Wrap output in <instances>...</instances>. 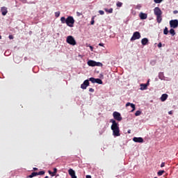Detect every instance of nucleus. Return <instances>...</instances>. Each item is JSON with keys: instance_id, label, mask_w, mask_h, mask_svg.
I'll list each match as a JSON object with an SVG mask.
<instances>
[{"instance_id": "nucleus-11", "label": "nucleus", "mask_w": 178, "mask_h": 178, "mask_svg": "<svg viewBox=\"0 0 178 178\" xmlns=\"http://www.w3.org/2000/svg\"><path fill=\"white\" fill-rule=\"evenodd\" d=\"M1 15L3 16H6V15L8 14V8L3 6L1 8Z\"/></svg>"}, {"instance_id": "nucleus-30", "label": "nucleus", "mask_w": 178, "mask_h": 178, "mask_svg": "<svg viewBox=\"0 0 178 178\" xmlns=\"http://www.w3.org/2000/svg\"><path fill=\"white\" fill-rule=\"evenodd\" d=\"M95 66H102V63L100 62H96Z\"/></svg>"}, {"instance_id": "nucleus-1", "label": "nucleus", "mask_w": 178, "mask_h": 178, "mask_svg": "<svg viewBox=\"0 0 178 178\" xmlns=\"http://www.w3.org/2000/svg\"><path fill=\"white\" fill-rule=\"evenodd\" d=\"M111 123H113L111 125V130H113V134L115 137H119L120 136V130L119 129V126L118 122L115 120H111Z\"/></svg>"}, {"instance_id": "nucleus-14", "label": "nucleus", "mask_w": 178, "mask_h": 178, "mask_svg": "<svg viewBox=\"0 0 178 178\" xmlns=\"http://www.w3.org/2000/svg\"><path fill=\"white\" fill-rule=\"evenodd\" d=\"M88 66L94 67L96 65V61H94L92 60H90L88 61Z\"/></svg>"}, {"instance_id": "nucleus-48", "label": "nucleus", "mask_w": 178, "mask_h": 178, "mask_svg": "<svg viewBox=\"0 0 178 178\" xmlns=\"http://www.w3.org/2000/svg\"><path fill=\"white\" fill-rule=\"evenodd\" d=\"M44 178H49L48 176H46Z\"/></svg>"}, {"instance_id": "nucleus-37", "label": "nucleus", "mask_w": 178, "mask_h": 178, "mask_svg": "<svg viewBox=\"0 0 178 178\" xmlns=\"http://www.w3.org/2000/svg\"><path fill=\"white\" fill-rule=\"evenodd\" d=\"M131 103L130 102H128L126 104V106H131Z\"/></svg>"}, {"instance_id": "nucleus-18", "label": "nucleus", "mask_w": 178, "mask_h": 178, "mask_svg": "<svg viewBox=\"0 0 178 178\" xmlns=\"http://www.w3.org/2000/svg\"><path fill=\"white\" fill-rule=\"evenodd\" d=\"M58 172V169L54 168V172L49 171V175H51V176H55L56 175V172Z\"/></svg>"}, {"instance_id": "nucleus-34", "label": "nucleus", "mask_w": 178, "mask_h": 178, "mask_svg": "<svg viewBox=\"0 0 178 178\" xmlns=\"http://www.w3.org/2000/svg\"><path fill=\"white\" fill-rule=\"evenodd\" d=\"M90 92H94V89L92 88H89Z\"/></svg>"}, {"instance_id": "nucleus-8", "label": "nucleus", "mask_w": 178, "mask_h": 178, "mask_svg": "<svg viewBox=\"0 0 178 178\" xmlns=\"http://www.w3.org/2000/svg\"><path fill=\"white\" fill-rule=\"evenodd\" d=\"M154 13L156 16H162V10L159 7H156L154 9Z\"/></svg>"}, {"instance_id": "nucleus-41", "label": "nucleus", "mask_w": 178, "mask_h": 178, "mask_svg": "<svg viewBox=\"0 0 178 178\" xmlns=\"http://www.w3.org/2000/svg\"><path fill=\"white\" fill-rule=\"evenodd\" d=\"M86 178H92L91 175H86Z\"/></svg>"}, {"instance_id": "nucleus-22", "label": "nucleus", "mask_w": 178, "mask_h": 178, "mask_svg": "<svg viewBox=\"0 0 178 178\" xmlns=\"http://www.w3.org/2000/svg\"><path fill=\"white\" fill-rule=\"evenodd\" d=\"M116 6L118 8H122V6H123V3L120 2V1H118L116 3Z\"/></svg>"}, {"instance_id": "nucleus-32", "label": "nucleus", "mask_w": 178, "mask_h": 178, "mask_svg": "<svg viewBox=\"0 0 178 178\" xmlns=\"http://www.w3.org/2000/svg\"><path fill=\"white\" fill-rule=\"evenodd\" d=\"M99 15H105V12H104V10H99Z\"/></svg>"}, {"instance_id": "nucleus-12", "label": "nucleus", "mask_w": 178, "mask_h": 178, "mask_svg": "<svg viewBox=\"0 0 178 178\" xmlns=\"http://www.w3.org/2000/svg\"><path fill=\"white\" fill-rule=\"evenodd\" d=\"M133 141H134V143H144V139L141 137H134Z\"/></svg>"}, {"instance_id": "nucleus-36", "label": "nucleus", "mask_w": 178, "mask_h": 178, "mask_svg": "<svg viewBox=\"0 0 178 178\" xmlns=\"http://www.w3.org/2000/svg\"><path fill=\"white\" fill-rule=\"evenodd\" d=\"M158 47H159V48H161V47H162V43L159 42V43L158 44Z\"/></svg>"}, {"instance_id": "nucleus-24", "label": "nucleus", "mask_w": 178, "mask_h": 178, "mask_svg": "<svg viewBox=\"0 0 178 178\" xmlns=\"http://www.w3.org/2000/svg\"><path fill=\"white\" fill-rule=\"evenodd\" d=\"M131 108H132L131 112L136 111V105L134 104L131 103Z\"/></svg>"}, {"instance_id": "nucleus-45", "label": "nucleus", "mask_w": 178, "mask_h": 178, "mask_svg": "<svg viewBox=\"0 0 178 178\" xmlns=\"http://www.w3.org/2000/svg\"><path fill=\"white\" fill-rule=\"evenodd\" d=\"M90 48L91 51H92V49H93L92 46H90Z\"/></svg>"}, {"instance_id": "nucleus-27", "label": "nucleus", "mask_w": 178, "mask_h": 178, "mask_svg": "<svg viewBox=\"0 0 178 178\" xmlns=\"http://www.w3.org/2000/svg\"><path fill=\"white\" fill-rule=\"evenodd\" d=\"M95 80L96 79L94 77H91L89 79V81H91V83H95Z\"/></svg>"}, {"instance_id": "nucleus-4", "label": "nucleus", "mask_w": 178, "mask_h": 178, "mask_svg": "<svg viewBox=\"0 0 178 178\" xmlns=\"http://www.w3.org/2000/svg\"><path fill=\"white\" fill-rule=\"evenodd\" d=\"M113 116L114 118V119L115 120H118V122H122V115H120V113L118 112V111H115L113 112Z\"/></svg>"}, {"instance_id": "nucleus-31", "label": "nucleus", "mask_w": 178, "mask_h": 178, "mask_svg": "<svg viewBox=\"0 0 178 178\" xmlns=\"http://www.w3.org/2000/svg\"><path fill=\"white\" fill-rule=\"evenodd\" d=\"M155 3H161V2H162V1L163 0H154Z\"/></svg>"}, {"instance_id": "nucleus-25", "label": "nucleus", "mask_w": 178, "mask_h": 178, "mask_svg": "<svg viewBox=\"0 0 178 178\" xmlns=\"http://www.w3.org/2000/svg\"><path fill=\"white\" fill-rule=\"evenodd\" d=\"M95 83H97V84H102V80H101L100 79H96Z\"/></svg>"}, {"instance_id": "nucleus-43", "label": "nucleus", "mask_w": 178, "mask_h": 178, "mask_svg": "<svg viewBox=\"0 0 178 178\" xmlns=\"http://www.w3.org/2000/svg\"><path fill=\"white\" fill-rule=\"evenodd\" d=\"M145 84H147V86H149V80L147 81V83H145Z\"/></svg>"}, {"instance_id": "nucleus-9", "label": "nucleus", "mask_w": 178, "mask_h": 178, "mask_svg": "<svg viewBox=\"0 0 178 178\" xmlns=\"http://www.w3.org/2000/svg\"><path fill=\"white\" fill-rule=\"evenodd\" d=\"M88 86H90V81L88 80H85L81 85V88H82V90H86Z\"/></svg>"}, {"instance_id": "nucleus-19", "label": "nucleus", "mask_w": 178, "mask_h": 178, "mask_svg": "<svg viewBox=\"0 0 178 178\" xmlns=\"http://www.w3.org/2000/svg\"><path fill=\"white\" fill-rule=\"evenodd\" d=\"M157 23H161L162 22V15H156Z\"/></svg>"}, {"instance_id": "nucleus-40", "label": "nucleus", "mask_w": 178, "mask_h": 178, "mask_svg": "<svg viewBox=\"0 0 178 178\" xmlns=\"http://www.w3.org/2000/svg\"><path fill=\"white\" fill-rule=\"evenodd\" d=\"M99 47H104V43H99Z\"/></svg>"}, {"instance_id": "nucleus-20", "label": "nucleus", "mask_w": 178, "mask_h": 178, "mask_svg": "<svg viewBox=\"0 0 178 178\" xmlns=\"http://www.w3.org/2000/svg\"><path fill=\"white\" fill-rule=\"evenodd\" d=\"M105 12H107V13H113V8H104Z\"/></svg>"}, {"instance_id": "nucleus-39", "label": "nucleus", "mask_w": 178, "mask_h": 178, "mask_svg": "<svg viewBox=\"0 0 178 178\" xmlns=\"http://www.w3.org/2000/svg\"><path fill=\"white\" fill-rule=\"evenodd\" d=\"M164 166H165V163H161V168H164Z\"/></svg>"}, {"instance_id": "nucleus-3", "label": "nucleus", "mask_w": 178, "mask_h": 178, "mask_svg": "<svg viewBox=\"0 0 178 178\" xmlns=\"http://www.w3.org/2000/svg\"><path fill=\"white\" fill-rule=\"evenodd\" d=\"M66 41L67 44H70V45L74 46L77 44V42H76V40H74V38H73V36L72 35L67 36Z\"/></svg>"}, {"instance_id": "nucleus-26", "label": "nucleus", "mask_w": 178, "mask_h": 178, "mask_svg": "<svg viewBox=\"0 0 178 178\" xmlns=\"http://www.w3.org/2000/svg\"><path fill=\"white\" fill-rule=\"evenodd\" d=\"M165 173V170H160L157 172L158 176H162Z\"/></svg>"}, {"instance_id": "nucleus-2", "label": "nucleus", "mask_w": 178, "mask_h": 178, "mask_svg": "<svg viewBox=\"0 0 178 178\" xmlns=\"http://www.w3.org/2000/svg\"><path fill=\"white\" fill-rule=\"evenodd\" d=\"M60 22L63 24L65 23L68 27H74V18L72 16H69L67 19L65 17H61Z\"/></svg>"}, {"instance_id": "nucleus-38", "label": "nucleus", "mask_w": 178, "mask_h": 178, "mask_svg": "<svg viewBox=\"0 0 178 178\" xmlns=\"http://www.w3.org/2000/svg\"><path fill=\"white\" fill-rule=\"evenodd\" d=\"M76 15H77V16H81L83 14H81V13H79V12H77V13H76Z\"/></svg>"}, {"instance_id": "nucleus-21", "label": "nucleus", "mask_w": 178, "mask_h": 178, "mask_svg": "<svg viewBox=\"0 0 178 178\" xmlns=\"http://www.w3.org/2000/svg\"><path fill=\"white\" fill-rule=\"evenodd\" d=\"M163 34L165 35H168V34H169V31L168 29V27H165L164 30H163Z\"/></svg>"}, {"instance_id": "nucleus-46", "label": "nucleus", "mask_w": 178, "mask_h": 178, "mask_svg": "<svg viewBox=\"0 0 178 178\" xmlns=\"http://www.w3.org/2000/svg\"><path fill=\"white\" fill-rule=\"evenodd\" d=\"M169 115H172V111L168 112Z\"/></svg>"}, {"instance_id": "nucleus-28", "label": "nucleus", "mask_w": 178, "mask_h": 178, "mask_svg": "<svg viewBox=\"0 0 178 178\" xmlns=\"http://www.w3.org/2000/svg\"><path fill=\"white\" fill-rule=\"evenodd\" d=\"M60 16V12L58 11L55 13V17H59Z\"/></svg>"}, {"instance_id": "nucleus-44", "label": "nucleus", "mask_w": 178, "mask_h": 178, "mask_svg": "<svg viewBox=\"0 0 178 178\" xmlns=\"http://www.w3.org/2000/svg\"><path fill=\"white\" fill-rule=\"evenodd\" d=\"M33 170H38V168H33Z\"/></svg>"}, {"instance_id": "nucleus-42", "label": "nucleus", "mask_w": 178, "mask_h": 178, "mask_svg": "<svg viewBox=\"0 0 178 178\" xmlns=\"http://www.w3.org/2000/svg\"><path fill=\"white\" fill-rule=\"evenodd\" d=\"M130 133H131V130L129 129L128 130V134H130Z\"/></svg>"}, {"instance_id": "nucleus-33", "label": "nucleus", "mask_w": 178, "mask_h": 178, "mask_svg": "<svg viewBox=\"0 0 178 178\" xmlns=\"http://www.w3.org/2000/svg\"><path fill=\"white\" fill-rule=\"evenodd\" d=\"M94 23H95V22L94 21V17H92V20L90 22V24H94Z\"/></svg>"}, {"instance_id": "nucleus-15", "label": "nucleus", "mask_w": 178, "mask_h": 178, "mask_svg": "<svg viewBox=\"0 0 178 178\" xmlns=\"http://www.w3.org/2000/svg\"><path fill=\"white\" fill-rule=\"evenodd\" d=\"M148 41H149L148 38H147L142 39V40H141L142 45H147L148 44Z\"/></svg>"}, {"instance_id": "nucleus-29", "label": "nucleus", "mask_w": 178, "mask_h": 178, "mask_svg": "<svg viewBox=\"0 0 178 178\" xmlns=\"http://www.w3.org/2000/svg\"><path fill=\"white\" fill-rule=\"evenodd\" d=\"M140 115H141V111H137L135 113V116H140Z\"/></svg>"}, {"instance_id": "nucleus-47", "label": "nucleus", "mask_w": 178, "mask_h": 178, "mask_svg": "<svg viewBox=\"0 0 178 178\" xmlns=\"http://www.w3.org/2000/svg\"><path fill=\"white\" fill-rule=\"evenodd\" d=\"M0 40H2V36L1 35H0Z\"/></svg>"}, {"instance_id": "nucleus-17", "label": "nucleus", "mask_w": 178, "mask_h": 178, "mask_svg": "<svg viewBox=\"0 0 178 178\" xmlns=\"http://www.w3.org/2000/svg\"><path fill=\"white\" fill-rule=\"evenodd\" d=\"M147 87H148V84H145V83L140 84V90H147Z\"/></svg>"}, {"instance_id": "nucleus-35", "label": "nucleus", "mask_w": 178, "mask_h": 178, "mask_svg": "<svg viewBox=\"0 0 178 178\" xmlns=\"http://www.w3.org/2000/svg\"><path fill=\"white\" fill-rule=\"evenodd\" d=\"M8 38H9L10 40H13L14 37H13L12 35H10L8 36Z\"/></svg>"}, {"instance_id": "nucleus-5", "label": "nucleus", "mask_w": 178, "mask_h": 178, "mask_svg": "<svg viewBox=\"0 0 178 178\" xmlns=\"http://www.w3.org/2000/svg\"><path fill=\"white\" fill-rule=\"evenodd\" d=\"M42 175H45V171H40L39 172H33L31 175L26 177V178H33L35 177V176H42Z\"/></svg>"}, {"instance_id": "nucleus-16", "label": "nucleus", "mask_w": 178, "mask_h": 178, "mask_svg": "<svg viewBox=\"0 0 178 178\" xmlns=\"http://www.w3.org/2000/svg\"><path fill=\"white\" fill-rule=\"evenodd\" d=\"M165 99H168V95L167 94H163L161 95V101H162V102H165Z\"/></svg>"}, {"instance_id": "nucleus-10", "label": "nucleus", "mask_w": 178, "mask_h": 178, "mask_svg": "<svg viewBox=\"0 0 178 178\" xmlns=\"http://www.w3.org/2000/svg\"><path fill=\"white\" fill-rule=\"evenodd\" d=\"M68 173L72 178H77V177L76 176V172H74L73 169L70 168L68 170Z\"/></svg>"}, {"instance_id": "nucleus-6", "label": "nucleus", "mask_w": 178, "mask_h": 178, "mask_svg": "<svg viewBox=\"0 0 178 178\" xmlns=\"http://www.w3.org/2000/svg\"><path fill=\"white\" fill-rule=\"evenodd\" d=\"M140 38H141V34H140V32L136 31L131 38V41H136V40H140Z\"/></svg>"}, {"instance_id": "nucleus-13", "label": "nucleus", "mask_w": 178, "mask_h": 178, "mask_svg": "<svg viewBox=\"0 0 178 178\" xmlns=\"http://www.w3.org/2000/svg\"><path fill=\"white\" fill-rule=\"evenodd\" d=\"M141 20H145V19H147V15L146 13H140L139 15Z\"/></svg>"}, {"instance_id": "nucleus-23", "label": "nucleus", "mask_w": 178, "mask_h": 178, "mask_svg": "<svg viewBox=\"0 0 178 178\" xmlns=\"http://www.w3.org/2000/svg\"><path fill=\"white\" fill-rule=\"evenodd\" d=\"M170 34H171V35L172 36L176 35V32L175 31V29H173V28L170 30Z\"/></svg>"}, {"instance_id": "nucleus-7", "label": "nucleus", "mask_w": 178, "mask_h": 178, "mask_svg": "<svg viewBox=\"0 0 178 178\" xmlns=\"http://www.w3.org/2000/svg\"><path fill=\"white\" fill-rule=\"evenodd\" d=\"M170 27L171 29H177L178 28V20L177 19H172L170 21Z\"/></svg>"}]
</instances>
